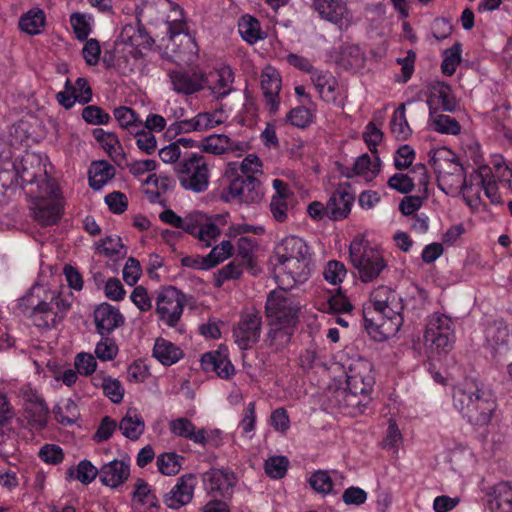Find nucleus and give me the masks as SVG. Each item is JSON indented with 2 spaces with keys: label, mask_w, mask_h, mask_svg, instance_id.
Segmentation results:
<instances>
[{
  "label": "nucleus",
  "mask_w": 512,
  "mask_h": 512,
  "mask_svg": "<svg viewBox=\"0 0 512 512\" xmlns=\"http://www.w3.org/2000/svg\"><path fill=\"white\" fill-rule=\"evenodd\" d=\"M387 185L392 190L401 194H408L413 191L415 184L413 178L403 173H395L388 181Z\"/></svg>",
  "instance_id": "5fc2aeb1"
},
{
  "label": "nucleus",
  "mask_w": 512,
  "mask_h": 512,
  "mask_svg": "<svg viewBox=\"0 0 512 512\" xmlns=\"http://www.w3.org/2000/svg\"><path fill=\"white\" fill-rule=\"evenodd\" d=\"M171 89L183 96L196 94L208 85V76L201 69L169 70L167 73Z\"/></svg>",
  "instance_id": "f8f14e48"
},
{
  "label": "nucleus",
  "mask_w": 512,
  "mask_h": 512,
  "mask_svg": "<svg viewBox=\"0 0 512 512\" xmlns=\"http://www.w3.org/2000/svg\"><path fill=\"white\" fill-rule=\"evenodd\" d=\"M346 268L342 262L329 261L323 271L324 279L332 285H337L343 281L346 276Z\"/></svg>",
  "instance_id": "864d4df0"
},
{
  "label": "nucleus",
  "mask_w": 512,
  "mask_h": 512,
  "mask_svg": "<svg viewBox=\"0 0 512 512\" xmlns=\"http://www.w3.org/2000/svg\"><path fill=\"white\" fill-rule=\"evenodd\" d=\"M414 149L405 144L400 146L394 155V165L397 170H405L409 168L415 159Z\"/></svg>",
  "instance_id": "bf43d9fd"
},
{
  "label": "nucleus",
  "mask_w": 512,
  "mask_h": 512,
  "mask_svg": "<svg viewBox=\"0 0 512 512\" xmlns=\"http://www.w3.org/2000/svg\"><path fill=\"white\" fill-rule=\"evenodd\" d=\"M103 393L113 403H120L124 397V388L119 380L106 377L102 382Z\"/></svg>",
  "instance_id": "4d7b16f0"
},
{
  "label": "nucleus",
  "mask_w": 512,
  "mask_h": 512,
  "mask_svg": "<svg viewBox=\"0 0 512 512\" xmlns=\"http://www.w3.org/2000/svg\"><path fill=\"white\" fill-rule=\"evenodd\" d=\"M470 181H473V189L484 191V194L494 204L500 203V195L495 181L491 176V168L486 165L480 166L474 175H471Z\"/></svg>",
  "instance_id": "c756f323"
},
{
  "label": "nucleus",
  "mask_w": 512,
  "mask_h": 512,
  "mask_svg": "<svg viewBox=\"0 0 512 512\" xmlns=\"http://www.w3.org/2000/svg\"><path fill=\"white\" fill-rule=\"evenodd\" d=\"M272 187L274 194L269 205L271 215L277 222H286L295 205L294 193L290 186L280 179H274Z\"/></svg>",
  "instance_id": "dca6fc26"
},
{
  "label": "nucleus",
  "mask_w": 512,
  "mask_h": 512,
  "mask_svg": "<svg viewBox=\"0 0 512 512\" xmlns=\"http://www.w3.org/2000/svg\"><path fill=\"white\" fill-rule=\"evenodd\" d=\"M18 307L35 326L50 329L63 320L71 307V300L57 290L35 285L19 299Z\"/></svg>",
  "instance_id": "f03ea898"
},
{
  "label": "nucleus",
  "mask_w": 512,
  "mask_h": 512,
  "mask_svg": "<svg viewBox=\"0 0 512 512\" xmlns=\"http://www.w3.org/2000/svg\"><path fill=\"white\" fill-rule=\"evenodd\" d=\"M201 232L198 233L197 238L202 243L203 247H210L221 234L220 228L210 219L203 217L200 224Z\"/></svg>",
  "instance_id": "8fccbe9b"
},
{
  "label": "nucleus",
  "mask_w": 512,
  "mask_h": 512,
  "mask_svg": "<svg viewBox=\"0 0 512 512\" xmlns=\"http://www.w3.org/2000/svg\"><path fill=\"white\" fill-rule=\"evenodd\" d=\"M455 343L453 320L440 313L428 317L424 333V345L431 354H446L452 350Z\"/></svg>",
  "instance_id": "6e6552de"
},
{
  "label": "nucleus",
  "mask_w": 512,
  "mask_h": 512,
  "mask_svg": "<svg viewBox=\"0 0 512 512\" xmlns=\"http://www.w3.org/2000/svg\"><path fill=\"white\" fill-rule=\"evenodd\" d=\"M429 126L441 134L457 135L461 131L460 124L452 117L444 114H436L430 110Z\"/></svg>",
  "instance_id": "58836bf2"
},
{
  "label": "nucleus",
  "mask_w": 512,
  "mask_h": 512,
  "mask_svg": "<svg viewBox=\"0 0 512 512\" xmlns=\"http://www.w3.org/2000/svg\"><path fill=\"white\" fill-rule=\"evenodd\" d=\"M262 318L256 311H247L241 315L237 326L233 329L235 343L242 350L256 344L261 334Z\"/></svg>",
  "instance_id": "2eb2a0df"
},
{
  "label": "nucleus",
  "mask_w": 512,
  "mask_h": 512,
  "mask_svg": "<svg viewBox=\"0 0 512 512\" xmlns=\"http://www.w3.org/2000/svg\"><path fill=\"white\" fill-rule=\"evenodd\" d=\"M460 52V45L458 43L445 50V57L441 65L442 72L445 75L451 76L455 72L456 67L461 60Z\"/></svg>",
  "instance_id": "6e6d98bb"
},
{
  "label": "nucleus",
  "mask_w": 512,
  "mask_h": 512,
  "mask_svg": "<svg viewBox=\"0 0 512 512\" xmlns=\"http://www.w3.org/2000/svg\"><path fill=\"white\" fill-rule=\"evenodd\" d=\"M256 425V411H255V403L249 402L243 412V417L239 423L240 428L242 429L243 434L247 435L249 439L252 438V435H249L254 431Z\"/></svg>",
  "instance_id": "69168bd1"
},
{
  "label": "nucleus",
  "mask_w": 512,
  "mask_h": 512,
  "mask_svg": "<svg viewBox=\"0 0 512 512\" xmlns=\"http://www.w3.org/2000/svg\"><path fill=\"white\" fill-rule=\"evenodd\" d=\"M172 7L171 0H143L138 15L149 24L160 25L167 20V12Z\"/></svg>",
  "instance_id": "bb28decb"
},
{
  "label": "nucleus",
  "mask_w": 512,
  "mask_h": 512,
  "mask_svg": "<svg viewBox=\"0 0 512 512\" xmlns=\"http://www.w3.org/2000/svg\"><path fill=\"white\" fill-rule=\"evenodd\" d=\"M55 419L62 425L73 424L77 419V407L75 403L68 400L64 406L54 408Z\"/></svg>",
  "instance_id": "13d9d810"
},
{
  "label": "nucleus",
  "mask_w": 512,
  "mask_h": 512,
  "mask_svg": "<svg viewBox=\"0 0 512 512\" xmlns=\"http://www.w3.org/2000/svg\"><path fill=\"white\" fill-rule=\"evenodd\" d=\"M230 143V137L224 134H214L204 138L198 146L201 151L220 155L227 153V147Z\"/></svg>",
  "instance_id": "49530a36"
},
{
  "label": "nucleus",
  "mask_w": 512,
  "mask_h": 512,
  "mask_svg": "<svg viewBox=\"0 0 512 512\" xmlns=\"http://www.w3.org/2000/svg\"><path fill=\"white\" fill-rule=\"evenodd\" d=\"M274 264V279L279 287L291 289L308 280L311 254L303 239L288 236L278 245Z\"/></svg>",
  "instance_id": "7ed1b4c3"
},
{
  "label": "nucleus",
  "mask_w": 512,
  "mask_h": 512,
  "mask_svg": "<svg viewBox=\"0 0 512 512\" xmlns=\"http://www.w3.org/2000/svg\"><path fill=\"white\" fill-rule=\"evenodd\" d=\"M230 196L246 204L258 203L264 192L261 182L252 175H241L233 179L228 187Z\"/></svg>",
  "instance_id": "f3484780"
},
{
  "label": "nucleus",
  "mask_w": 512,
  "mask_h": 512,
  "mask_svg": "<svg viewBox=\"0 0 512 512\" xmlns=\"http://www.w3.org/2000/svg\"><path fill=\"white\" fill-rule=\"evenodd\" d=\"M261 89L265 98L266 106L271 113L279 109L281 90V77L277 70L266 67L261 73Z\"/></svg>",
  "instance_id": "412c9836"
},
{
  "label": "nucleus",
  "mask_w": 512,
  "mask_h": 512,
  "mask_svg": "<svg viewBox=\"0 0 512 512\" xmlns=\"http://www.w3.org/2000/svg\"><path fill=\"white\" fill-rule=\"evenodd\" d=\"M382 138V131L374 123L370 122L365 128L363 139L372 154H377L376 147L382 141Z\"/></svg>",
  "instance_id": "338daca9"
},
{
  "label": "nucleus",
  "mask_w": 512,
  "mask_h": 512,
  "mask_svg": "<svg viewBox=\"0 0 512 512\" xmlns=\"http://www.w3.org/2000/svg\"><path fill=\"white\" fill-rule=\"evenodd\" d=\"M172 8L167 12V20H164L163 25L166 26L168 39L173 41L174 38L185 30L184 14L180 6L172 2Z\"/></svg>",
  "instance_id": "ea45409f"
},
{
  "label": "nucleus",
  "mask_w": 512,
  "mask_h": 512,
  "mask_svg": "<svg viewBox=\"0 0 512 512\" xmlns=\"http://www.w3.org/2000/svg\"><path fill=\"white\" fill-rule=\"evenodd\" d=\"M136 137L137 147L146 154H153L157 149V140L155 135L149 131L143 129L139 131V134H133Z\"/></svg>",
  "instance_id": "0e129e2a"
},
{
  "label": "nucleus",
  "mask_w": 512,
  "mask_h": 512,
  "mask_svg": "<svg viewBox=\"0 0 512 512\" xmlns=\"http://www.w3.org/2000/svg\"><path fill=\"white\" fill-rule=\"evenodd\" d=\"M370 301L376 315L370 316V309L364 311V326L367 332L376 341L395 336L404 322V302L401 295L393 288L381 285L371 292Z\"/></svg>",
  "instance_id": "f257e3e1"
},
{
  "label": "nucleus",
  "mask_w": 512,
  "mask_h": 512,
  "mask_svg": "<svg viewBox=\"0 0 512 512\" xmlns=\"http://www.w3.org/2000/svg\"><path fill=\"white\" fill-rule=\"evenodd\" d=\"M94 322L99 334L105 336L123 325L124 317L118 308L102 303L94 310Z\"/></svg>",
  "instance_id": "aec40b11"
},
{
  "label": "nucleus",
  "mask_w": 512,
  "mask_h": 512,
  "mask_svg": "<svg viewBox=\"0 0 512 512\" xmlns=\"http://www.w3.org/2000/svg\"><path fill=\"white\" fill-rule=\"evenodd\" d=\"M184 458L175 452H165L158 455L156 465L158 471L166 476H173L179 473Z\"/></svg>",
  "instance_id": "79ce46f5"
},
{
  "label": "nucleus",
  "mask_w": 512,
  "mask_h": 512,
  "mask_svg": "<svg viewBox=\"0 0 512 512\" xmlns=\"http://www.w3.org/2000/svg\"><path fill=\"white\" fill-rule=\"evenodd\" d=\"M362 154L359 156L352 167H343L340 172L346 178L360 176L366 181H372L380 171L381 160L377 154Z\"/></svg>",
  "instance_id": "4be33fe9"
},
{
  "label": "nucleus",
  "mask_w": 512,
  "mask_h": 512,
  "mask_svg": "<svg viewBox=\"0 0 512 512\" xmlns=\"http://www.w3.org/2000/svg\"><path fill=\"white\" fill-rule=\"evenodd\" d=\"M287 290L279 287L268 294L265 312L269 325H296L300 310L299 303Z\"/></svg>",
  "instance_id": "1a4fd4ad"
},
{
  "label": "nucleus",
  "mask_w": 512,
  "mask_h": 512,
  "mask_svg": "<svg viewBox=\"0 0 512 512\" xmlns=\"http://www.w3.org/2000/svg\"><path fill=\"white\" fill-rule=\"evenodd\" d=\"M270 330L268 333V344L276 350L282 349L287 346L293 334L295 325H269Z\"/></svg>",
  "instance_id": "37998d69"
},
{
  "label": "nucleus",
  "mask_w": 512,
  "mask_h": 512,
  "mask_svg": "<svg viewBox=\"0 0 512 512\" xmlns=\"http://www.w3.org/2000/svg\"><path fill=\"white\" fill-rule=\"evenodd\" d=\"M113 114L120 127L131 135L139 134V131L145 128L143 120L130 107L120 106L114 110Z\"/></svg>",
  "instance_id": "e433bc0d"
},
{
  "label": "nucleus",
  "mask_w": 512,
  "mask_h": 512,
  "mask_svg": "<svg viewBox=\"0 0 512 512\" xmlns=\"http://www.w3.org/2000/svg\"><path fill=\"white\" fill-rule=\"evenodd\" d=\"M427 104L430 110H433L434 104H440L442 109L447 112H453L457 106L451 88L443 82H437L431 86Z\"/></svg>",
  "instance_id": "72a5a7b5"
},
{
  "label": "nucleus",
  "mask_w": 512,
  "mask_h": 512,
  "mask_svg": "<svg viewBox=\"0 0 512 512\" xmlns=\"http://www.w3.org/2000/svg\"><path fill=\"white\" fill-rule=\"evenodd\" d=\"M82 117L87 123L93 125L107 124L110 120L109 114L95 105L85 107L82 111Z\"/></svg>",
  "instance_id": "e2e57ef3"
},
{
  "label": "nucleus",
  "mask_w": 512,
  "mask_h": 512,
  "mask_svg": "<svg viewBox=\"0 0 512 512\" xmlns=\"http://www.w3.org/2000/svg\"><path fill=\"white\" fill-rule=\"evenodd\" d=\"M492 512H512V484L500 482L486 494Z\"/></svg>",
  "instance_id": "393cba45"
},
{
  "label": "nucleus",
  "mask_w": 512,
  "mask_h": 512,
  "mask_svg": "<svg viewBox=\"0 0 512 512\" xmlns=\"http://www.w3.org/2000/svg\"><path fill=\"white\" fill-rule=\"evenodd\" d=\"M354 201L345 187L340 186L329 198L328 204V218L332 220H342L348 216L351 210V205Z\"/></svg>",
  "instance_id": "cd10ccee"
},
{
  "label": "nucleus",
  "mask_w": 512,
  "mask_h": 512,
  "mask_svg": "<svg viewBox=\"0 0 512 512\" xmlns=\"http://www.w3.org/2000/svg\"><path fill=\"white\" fill-rule=\"evenodd\" d=\"M372 371V364L365 359L355 360L346 371V385L367 401L375 383Z\"/></svg>",
  "instance_id": "4468645a"
},
{
  "label": "nucleus",
  "mask_w": 512,
  "mask_h": 512,
  "mask_svg": "<svg viewBox=\"0 0 512 512\" xmlns=\"http://www.w3.org/2000/svg\"><path fill=\"white\" fill-rule=\"evenodd\" d=\"M62 210V204L58 199L39 200L34 208V217L41 225L48 226L57 223Z\"/></svg>",
  "instance_id": "2f4dec72"
},
{
  "label": "nucleus",
  "mask_w": 512,
  "mask_h": 512,
  "mask_svg": "<svg viewBox=\"0 0 512 512\" xmlns=\"http://www.w3.org/2000/svg\"><path fill=\"white\" fill-rule=\"evenodd\" d=\"M391 132L399 140H406L411 135V128L405 115V105H400L394 112L391 122Z\"/></svg>",
  "instance_id": "c03bdc74"
},
{
  "label": "nucleus",
  "mask_w": 512,
  "mask_h": 512,
  "mask_svg": "<svg viewBox=\"0 0 512 512\" xmlns=\"http://www.w3.org/2000/svg\"><path fill=\"white\" fill-rule=\"evenodd\" d=\"M180 185L194 193H202L209 186L210 169L204 156L191 153L175 165Z\"/></svg>",
  "instance_id": "0eeeda50"
},
{
  "label": "nucleus",
  "mask_w": 512,
  "mask_h": 512,
  "mask_svg": "<svg viewBox=\"0 0 512 512\" xmlns=\"http://www.w3.org/2000/svg\"><path fill=\"white\" fill-rule=\"evenodd\" d=\"M201 367L206 372H216L223 379L230 378L235 372L228 356L220 350L203 354L201 357Z\"/></svg>",
  "instance_id": "b1692460"
},
{
  "label": "nucleus",
  "mask_w": 512,
  "mask_h": 512,
  "mask_svg": "<svg viewBox=\"0 0 512 512\" xmlns=\"http://www.w3.org/2000/svg\"><path fill=\"white\" fill-rule=\"evenodd\" d=\"M91 16L83 13H73L70 23L78 40H85L91 33Z\"/></svg>",
  "instance_id": "de8ad7c7"
},
{
  "label": "nucleus",
  "mask_w": 512,
  "mask_h": 512,
  "mask_svg": "<svg viewBox=\"0 0 512 512\" xmlns=\"http://www.w3.org/2000/svg\"><path fill=\"white\" fill-rule=\"evenodd\" d=\"M130 475V466L124 460H113L100 468L99 478L103 485L117 488L122 485Z\"/></svg>",
  "instance_id": "5701e85b"
},
{
  "label": "nucleus",
  "mask_w": 512,
  "mask_h": 512,
  "mask_svg": "<svg viewBox=\"0 0 512 512\" xmlns=\"http://www.w3.org/2000/svg\"><path fill=\"white\" fill-rule=\"evenodd\" d=\"M202 478L206 491L213 497L231 496L236 484V476L229 469H210Z\"/></svg>",
  "instance_id": "a211bd4d"
},
{
  "label": "nucleus",
  "mask_w": 512,
  "mask_h": 512,
  "mask_svg": "<svg viewBox=\"0 0 512 512\" xmlns=\"http://www.w3.org/2000/svg\"><path fill=\"white\" fill-rule=\"evenodd\" d=\"M134 512H158V499L150 486L139 479L135 485L132 499Z\"/></svg>",
  "instance_id": "a878e982"
},
{
  "label": "nucleus",
  "mask_w": 512,
  "mask_h": 512,
  "mask_svg": "<svg viewBox=\"0 0 512 512\" xmlns=\"http://www.w3.org/2000/svg\"><path fill=\"white\" fill-rule=\"evenodd\" d=\"M288 463V459L284 456L270 457L265 461V472L272 478L280 479L285 476Z\"/></svg>",
  "instance_id": "603ef678"
},
{
  "label": "nucleus",
  "mask_w": 512,
  "mask_h": 512,
  "mask_svg": "<svg viewBox=\"0 0 512 512\" xmlns=\"http://www.w3.org/2000/svg\"><path fill=\"white\" fill-rule=\"evenodd\" d=\"M199 132H204L224 123L225 116L222 111L201 112L196 115Z\"/></svg>",
  "instance_id": "3c124183"
},
{
  "label": "nucleus",
  "mask_w": 512,
  "mask_h": 512,
  "mask_svg": "<svg viewBox=\"0 0 512 512\" xmlns=\"http://www.w3.org/2000/svg\"><path fill=\"white\" fill-rule=\"evenodd\" d=\"M130 299L141 312H147L152 308L151 298L143 286H136L130 295Z\"/></svg>",
  "instance_id": "774afa93"
},
{
  "label": "nucleus",
  "mask_w": 512,
  "mask_h": 512,
  "mask_svg": "<svg viewBox=\"0 0 512 512\" xmlns=\"http://www.w3.org/2000/svg\"><path fill=\"white\" fill-rule=\"evenodd\" d=\"M310 486L318 493L329 494L333 492V480L325 470L314 472L309 478Z\"/></svg>",
  "instance_id": "09e8293b"
},
{
  "label": "nucleus",
  "mask_w": 512,
  "mask_h": 512,
  "mask_svg": "<svg viewBox=\"0 0 512 512\" xmlns=\"http://www.w3.org/2000/svg\"><path fill=\"white\" fill-rule=\"evenodd\" d=\"M89 185L100 190L115 175V168L106 161L93 162L89 168Z\"/></svg>",
  "instance_id": "4c0bfd02"
},
{
  "label": "nucleus",
  "mask_w": 512,
  "mask_h": 512,
  "mask_svg": "<svg viewBox=\"0 0 512 512\" xmlns=\"http://www.w3.org/2000/svg\"><path fill=\"white\" fill-rule=\"evenodd\" d=\"M153 356L163 365L170 366L178 362L184 356L183 350L176 344L158 338L153 347Z\"/></svg>",
  "instance_id": "f704fd0d"
},
{
  "label": "nucleus",
  "mask_w": 512,
  "mask_h": 512,
  "mask_svg": "<svg viewBox=\"0 0 512 512\" xmlns=\"http://www.w3.org/2000/svg\"><path fill=\"white\" fill-rule=\"evenodd\" d=\"M311 81L325 102L334 103L337 100V80L329 71L316 69L312 72Z\"/></svg>",
  "instance_id": "c85d7f7f"
},
{
  "label": "nucleus",
  "mask_w": 512,
  "mask_h": 512,
  "mask_svg": "<svg viewBox=\"0 0 512 512\" xmlns=\"http://www.w3.org/2000/svg\"><path fill=\"white\" fill-rule=\"evenodd\" d=\"M333 401L339 409L345 410L347 413L352 414L356 411H362L366 406L367 400L363 397L360 398L357 393L346 385V388H338L333 392Z\"/></svg>",
  "instance_id": "473e14b6"
},
{
  "label": "nucleus",
  "mask_w": 512,
  "mask_h": 512,
  "mask_svg": "<svg viewBox=\"0 0 512 512\" xmlns=\"http://www.w3.org/2000/svg\"><path fill=\"white\" fill-rule=\"evenodd\" d=\"M437 174L439 188L448 195L462 193L466 203L473 209L480 205L479 190L473 189V181L467 182L465 170L455 154L446 148L439 149L431 158Z\"/></svg>",
  "instance_id": "39448f33"
},
{
  "label": "nucleus",
  "mask_w": 512,
  "mask_h": 512,
  "mask_svg": "<svg viewBox=\"0 0 512 512\" xmlns=\"http://www.w3.org/2000/svg\"><path fill=\"white\" fill-rule=\"evenodd\" d=\"M184 305V294L175 287H165L157 293L156 313L158 318L169 327H177Z\"/></svg>",
  "instance_id": "9b49d317"
},
{
  "label": "nucleus",
  "mask_w": 512,
  "mask_h": 512,
  "mask_svg": "<svg viewBox=\"0 0 512 512\" xmlns=\"http://www.w3.org/2000/svg\"><path fill=\"white\" fill-rule=\"evenodd\" d=\"M286 121L299 128L307 127L312 121L309 109L303 106L292 109L286 116Z\"/></svg>",
  "instance_id": "052dcab7"
},
{
  "label": "nucleus",
  "mask_w": 512,
  "mask_h": 512,
  "mask_svg": "<svg viewBox=\"0 0 512 512\" xmlns=\"http://www.w3.org/2000/svg\"><path fill=\"white\" fill-rule=\"evenodd\" d=\"M238 29L241 37L250 44H254L264 38L259 21L249 15L241 18Z\"/></svg>",
  "instance_id": "a19ab883"
},
{
  "label": "nucleus",
  "mask_w": 512,
  "mask_h": 512,
  "mask_svg": "<svg viewBox=\"0 0 512 512\" xmlns=\"http://www.w3.org/2000/svg\"><path fill=\"white\" fill-rule=\"evenodd\" d=\"M196 486V477L193 474H185L177 479L173 488L165 494L164 504L170 509H180L191 502Z\"/></svg>",
  "instance_id": "6ab92c4d"
},
{
  "label": "nucleus",
  "mask_w": 512,
  "mask_h": 512,
  "mask_svg": "<svg viewBox=\"0 0 512 512\" xmlns=\"http://www.w3.org/2000/svg\"><path fill=\"white\" fill-rule=\"evenodd\" d=\"M45 23V15L42 10H30L22 16L19 27L22 31L34 35L40 33Z\"/></svg>",
  "instance_id": "a18cd8bd"
},
{
  "label": "nucleus",
  "mask_w": 512,
  "mask_h": 512,
  "mask_svg": "<svg viewBox=\"0 0 512 512\" xmlns=\"http://www.w3.org/2000/svg\"><path fill=\"white\" fill-rule=\"evenodd\" d=\"M119 429L126 438L137 440L144 432V419L136 409H129L120 421Z\"/></svg>",
  "instance_id": "c9c22d12"
},
{
  "label": "nucleus",
  "mask_w": 512,
  "mask_h": 512,
  "mask_svg": "<svg viewBox=\"0 0 512 512\" xmlns=\"http://www.w3.org/2000/svg\"><path fill=\"white\" fill-rule=\"evenodd\" d=\"M312 7L322 20L335 25L340 31L347 30L353 24L347 0H313Z\"/></svg>",
  "instance_id": "ddd939ff"
},
{
  "label": "nucleus",
  "mask_w": 512,
  "mask_h": 512,
  "mask_svg": "<svg viewBox=\"0 0 512 512\" xmlns=\"http://www.w3.org/2000/svg\"><path fill=\"white\" fill-rule=\"evenodd\" d=\"M349 256L359 278L365 283L377 279L387 266L382 252L362 237H357L350 243Z\"/></svg>",
  "instance_id": "423d86ee"
},
{
  "label": "nucleus",
  "mask_w": 512,
  "mask_h": 512,
  "mask_svg": "<svg viewBox=\"0 0 512 512\" xmlns=\"http://www.w3.org/2000/svg\"><path fill=\"white\" fill-rule=\"evenodd\" d=\"M208 76V85L206 88L217 98L227 96L231 91V85L234 81V73L228 66H224L214 72H210Z\"/></svg>",
  "instance_id": "7c9ffc66"
},
{
  "label": "nucleus",
  "mask_w": 512,
  "mask_h": 512,
  "mask_svg": "<svg viewBox=\"0 0 512 512\" xmlns=\"http://www.w3.org/2000/svg\"><path fill=\"white\" fill-rule=\"evenodd\" d=\"M17 396L28 424L36 430L44 428L49 418V408L44 398L30 384L22 385Z\"/></svg>",
  "instance_id": "9d476101"
},
{
  "label": "nucleus",
  "mask_w": 512,
  "mask_h": 512,
  "mask_svg": "<svg viewBox=\"0 0 512 512\" xmlns=\"http://www.w3.org/2000/svg\"><path fill=\"white\" fill-rule=\"evenodd\" d=\"M453 405L468 423L478 427L489 424L496 409L491 391L473 378H465L454 386Z\"/></svg>",
  "instance_id": "20e7f679"
},
{
  "label": "nucleus",
  "mask_w": 512,
  "mask_h": 512,
  "mask_svg": "<svg viewBox=\"0 0 512 512\" xmlns=\"http://www.w3.org/2000/svg\"><path fill=\"white\" fill-rule=\"evenodd\" d=\"M118 352V347L115 342L108 338H102L95 347V354L101 361L113 360Z\"/></svg>",
  "instance_id": "680f3d73"
}]
</instances>
